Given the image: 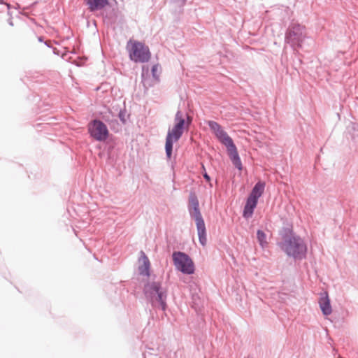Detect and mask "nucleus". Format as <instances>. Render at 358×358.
<instances>
[{"label":"nucleus","instance_id":"22","mask_svg":"<svg viewBox=\"0 0 358 358\" xmlns=\"http://www.w3.org/2000/svg\"><path fill=\"white\" fill-rule=\"evenodd\" d=\"M118 117L120 120L122 122V124H126L127 120H126V110H120L118 113Z\"/></svg>","mask_w":358,"mask_h":358},{"label":"nucleus","instance_id":"8","mask_svg":"<svg viewBox=\"0 0 358 358\" xmlns=\"http://www.w3.org/2000/svg\"><path fill=\"white\" fill-rule=\"evenodd\" d=\"M304 38V27L299 24H293L285 34V42L292 48L301 47Z\"/></svg>","mask_w":358,"mask_h":358},{"label":"nucleus","instance_id":"17","mask_svg":"<svg viewBox=\"0 0 358 358\" xmlns=\"http://www.w3.org/2000/svg\"><path fill=\"white\" fill-rule=\"evenodd\" d=\"M141 253L143 255V264L139 267V272L141 275L149 276V269L150 266V260L143 251H141Z\"/></svg>","mask_w":358,"mask_h":358},{"label":"nucleus","instance_id":"19","mask_svg":"<svg viewBox=\"0 0 358 358\" xmlns=\"http://www.w3.org/2000/svg\"><path fill=\"white\" fill-rule=\"evenodd\" d=\"M349 132L353 140L358 138V124L355 122L351 123L349 127Z\"/></svg>","mask_w":358,"mask_h":358},{"label":"nucleus","instance_id":"9","mask_svg":"<svg viewBox=\"0 0 358 358\" xmlns=\"http://www.w3.org/2000/svg\"><path fill=\"white\" fill-rule=\"evenodd\" d=\"M184 129L175 123L171 129H169L166 137L165 152L168 160L171 159L173 152V142L178 141L182 136Z\"/></svg>","mask_w":358,"mask_h":358},{"label":"nucleus","instance_id":"11","mask_svg":"<svg viewBox=\"0 0 358 358\" xmlns=\"http://www.w3.org/2000/svg\"><path fill=\"white\" fill-rule=\"evenodd\" d=\"M85 3L90 12L101 10L110 4L108 0H85Z\"/></svg>","mask_w":358,"mask_h":358},{"label":"nucleus","instance_id":"28","mask_svg":"<svg viewBox=\"0 0 358 358\" xmlns=\"http://www.w3.org/2000/svg\"><path fill=\"white\" fill-rule=\"evenodd\" d=\"M8 23H9V24H10V26H13V25L12 20H10V21L8 22Z\"/></svg>","mask_w":358,"mask_h":358},{"label":"nucleus","instance_id":"25","mask_svg":"<svg viewBox=\"0 0 358 358\" xmlns=\"http://www.w3.org/2000/svg\"><path fill=\"white\" fill-rule=\"evenodd\" d=\"M53 53L57 55H59L61 54L60 51L57 48H53Z\"/></svg>","mask_w":358,"mask_h":358},{"label":"nucleus","instance_id":"18","mask_svg":"<svg viewBox=\"0 0 358 358\" xmlns=\"http://www.w3.org/2000/svg\"><path fill=\"white\" fill-rule=\"evenodd\" d=\"M257 238L262 248H264L267 245L268 242L266 241V235L262 230H257Z\"/></svg>","mask_w":358,"mask_h":358},{"label":"nucleus","instance_id":"16","mask_svg":"<svg viewBox=\"0 0 358 358\" xmlns=\"http://www.w3.org/2000/svg\"><path fill=\"white\" fill-rule=\"evenodd\" d=\"M264 188H265V182H262V181L257 182L253 187V188L248 196L258 201L259 198L264 193Z\"/></svg>","mask_w":358,"mask_h":358},{"label":"nucleus","instance_id":"4","mask_svg":"<svg viewBox=\"0 0 358 358\" xmlns=\"http://www.w3.org/2000/svg\"><path fill=\"white\" fill-rule=\"evenodd\" d=\"M187 210L190 217L195 221L199 241L201 245L205 246L207 243L206 229L199 208V201L194 191H191L189 194Z\"/></svg>","mask_w":358,"mask_h":358},{"label":"nucleus","instance_id":"30","mask_svg":"<svg viewBox=\"0 0 358 358\" xmlns=\"http://www.w3.org/2000/svg\"><path fill=\"white\" fill-rule=\"evenodd\" d=\"M0 3H4L3 0H0Z\"/></svg>","mask_w":358,"mask_h":358},{"label":"nucleus","instance_id":"29","mask_svg":"<svg viewBox=\"0 0 358 358\" xmlns=\"http://www.w3.org/2000/svg\"><path fill=\"white\" fill-rule=\"evenodd\" d=\"M209 182V186H210V187H213V184H212L211 181H210V182Z\"/></svg>","mask_w":358,"mask_h":358},{"label":"nucleus","instance_id":"20","mask_svg":"<svg viewBox=\"0 0 358 358\" xmlns=\"http://www.w3.org/2000/svg\"><path fill=\"white\" fill-rule=\"evenodd\" d=\"M160 69H161L160 66L158 64H154L151 69L152 77H153L154 79H155V80H158L159 81V73H158V72L160 70Z\"/></svg>","mask_w":358,"mask_h":358},{"label":"nucleus","instance_id":"10","mask_svg":"<svg viewBox=\"0 0 358 358\" xmlns=\"http://www.w3.org/2000/svg\"><path fill=\"white\" fill-rule=\"evenodd\" d=\"M141 79L142 84L145 89H148L159 83L158 80H155L150 76L149 68L145 66L142 68Z\"/></svg>","mask_w":358,"mask_h":358},{"label":"nucleus","instance_id":"2","mask_svg":"<svg viewBox=\"0 0 358 358\" xmlns=\"http://www.w3.org/2000/svg\"><path fill=\"white\" fill-rule=\"evenodd\" d=\"M207 124L219 141L227 147L228 155L233 165L238 171H241L243 169L242 162L232 138L217 122L208 120Z\"/></svg>","mask_w":358,"mask_h":358},{"label":"nucleus","instance_id":"6","mask_svg":"<svg viewBox=\"0 0 358 358\" xmlns=\"http://www.w3.org/2000/svg\"><path fill=\"white\" fill-rule=\"evenodd\" d=\"M88 132L92 138L97 141H105L109 136L107 126L101 120L95 119L88 125Z\"/></svg>","mask_w":358,"mask_h":358},{"label":"nucleus","instance_id":"5","mask_svg":"<svg viewBox=\"0 0 358 358\" xmlns=\"http://www.w3.org/2000/svg\"><path fill=\"white\" fill-rule=\"evenodd\" d=\"M173 264L176 268L181 273L187 275L193 274L194 264L191 257L186 253L180 251L173 252L172 255Z\"/></svg>","mask_w":358,"mask_h":358},{"label":"nucleus","instance_id":"3","mask_svg":"<svg viewBox=\"0 0 358 358\" xmlns=\"http://www.w3.org/2000/svg\"><path fill=\"white\" fill-rule=\"evenodd\" d=\"M143 294L153 308H160L163 311L167 309L168 292L159 281L148 282L144 285Z\"/></svg>","mask_w":358,"mask_h":358},{"label":"nucleus","instance_id":"12","mask_svg":"<svg viewBox=\"0 0 358 358\" xmlns=\"http://www.w3.org/2000/svg\"><path fill=\"white\" fill-rule=\"evenodd\" d=\"M292 13V9L287 6L280 5L275 8V15L285 22L290 20Z\"/></svg>","mask_w":358,"mask_h":358},{"label":"nucleus","instance_id":"24","mask_svg":"<svg viewBox=\"0 0 358 358\" xmlns=\"http://www.w3.org/2000/svg\"><path fill=\"white\" fill-rule=\"evenodd\" d=\"M144 358H159L157 355H152L150 352H145L143 354Z\"/></svg>","mask_w":358,"mask_h":358},{"label":"nucleus","instance_id":"7","mask_svg":"<svg viewBox=\"0 0 358 358\" xmlns=\"http://www.w3.org/2000/svg\"><path fill=\"white\" fill-rule=\"evenodd\" d=\"M129 57L136 63L148 62L150 58V49L143 43L135 41L129 51Z\"/></svg>","mask_w":358,"mask_h":358},{"label":"nucleus","instance_id":"14","mask_svg":"<svg viewBox=\"0 0 358 358\" xmlns=\"http://www.w3.org/2000/svg\"><path fill=\"white\" fill-rule=\"evenodd\" d=\"M324 294V296H322L320 297L319 300V305L323 315H329L332 312L330 299L327 293L325 292Z\"/></svg>","mask_w":358,"mask_h":358},{"label":"nucleus","instance_id":"15","mask_svg":"<svg viewBox=\"0 0 358 358\" xmlns=\"http://www.w3.org/2000/svg\"><path fill=\"white\" fill-rule=\"evenodd\" d=\"M186 117H187V122H185V119L183 117L182 113L180 110H178L175 115V118H174L175 123H176L178 125H179L183 129H185V124H186V127H188L192 121V118L187 114H186Z\"/></svg>","mask_w":358,"mask_h":358},{"label":"nucleus","instance_id":"27","mask_svg":"<svg viewBox=\"0 0 358 358\" xmlns=\"http://www.w3.org/2000/svg\"><path fill=\"white\" fill-rule=\"evenodd\" d=\"M38 41L40 42H43V38L42 36L38 37Z\"/></svg>","mask_w":358,"mask_h":358},{"label":"nucleus","instance_id":"13","mask_svg":"<svg viewBox=\"0 0 358 358\" xmlns=\"http://www.w3.org/2000/svg\"><path fill=\"white\" fill-rule=\"evenodd\" d=\"M258 201L250 197H248L245 205L243 208V217L248 219L253 215L254 210L257 205Z\"/></svg>","mask_w":358,"mask_h":358},{"label":"nucleus","instance_id":"23","mask_svg":"<svg viewBox=\"0 0 358 358\" xmlns=\"http://www.w3.org/2000/svg\"><path fill=\"white\" fill-rule=\"evenodd\" d=\"M202 169L205 171V172L203 173V177L207 182L210 181V176L206 172V169L203 164H202Z\"/></svg>","mask_w":358,"mask_h":358},{"label":"nucleus","instance_id":"1","mask_svg":"<svg viewBox=\"0 0 358 358\" xmlns=\"http://www.w3.org/2000/svg\"><path fill=\"white\" fill-rule=\"evenodd\" d=\"M282 241L278 243L280 249L289 257L295 260L304 259L307 253V246L303 239L296 235L289 227H283L280 231Z\"/></svg>","mask_w":358,"mask_h":358},{"label":"nucleus","instance_id":"21","mask_svg":"<svg viewBox=\"0 0 358 358\" xmlns=\"http://www.w3.org/2000/svg\"><path fill=\"white\" fill-rule=\"evenodd\" d=\"M103 17L105 20H107L108 22H109V23L115 22V20H116V15H115V13L113 14H112V13H106L103 15Z\"/></svg>","mask_w":358,"mask_h":358},{"label":"nucleus","instance_id":"26","mask_svg":"<svg viewBox=\"0 0 358 358\" xmlns=\"http://www.w3.org/2000/svg\"><path fill=\"white\" fill-rule=\"evenodd\" d=\"M44 43H45V45H47L48 47H49V48H50V47H51V46H50V43H49V42L45 41V42H44Z\"/></svg>","mask_w":358,"mask_h":358}]
</instances>
